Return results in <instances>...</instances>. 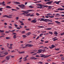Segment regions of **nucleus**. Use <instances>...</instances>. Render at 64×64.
Wrapping results in <instances>:
<instances>
[{
	"instance_id": "49",
	"label": "nucleus",
	"mask_w": 64,
	"mask_h": 64,
	"mask_svg": "<svg viewBox=\"0 0 64 64\" xmlns=\"http://www.w3.org/2000/svg\"><path fill=\"white\" fill-rule=\"evenodd\" d=\"M58 38H57L56 39H54V40L53 41H56V40H58Z\"/></svg>"
},
{
	"instance_id": "19",
	"label": "nucleus",
	"mask_w": 64,
	"mask_h": 64,
	"mask_svg": "<svg viewBox=\"0 0 64 64\" xmlns=\"http://www.w3.org/2000/svg\"><path fill=\"white\" fill-rule=\"evenodd\" d=\"M52 15L51 14H47V16H52Z\"/></svg>"
},
{
	"instance_id": "13",
	"label": "nucleus",
	"mask_w": 64,
	"mask_h": 64,
	"mask_svg": "<svg viewBox=\"0 0 64 64\" xmlns=\"http://www.w3.org/2000/svg\"><path fill=\"white\" fill-rule=\"evenodd\" d=\"M45 56V55L44 54H40V57H42L43 58Z\"/></svg>"
},
{
	"instance_id": "46",
	"label": "nucleus",
	"mask_w": 64,
	"mask_h": 64,
	"mask_svg": "<svg viewBox=\"0 0 64 64\" xmlns=\"http://www.w3.org/2000/svg\"><path fill=\"white\" fill-rule=\"evenodd\" d=\"M48 62H50V61H51V60H50V59H49L48 60Z\"/></svg>"
},
{
	"instance_id": "16",
	"label": "nucleus",
	"mask_w": 64,
	"mask_h": 64,
	"mask_svg": "<svg viewBox=\"0 0 64 64\" xmlns=\"http://www.w3.org/2000/svg\"><path fill=\"white\" fill-rule=\"evenodd\" d=\"M54 34H56V36H57V32L56 31H55L54 33Z\"/></svg>"
},
{
	"instance_id": "10",
	"label": "nucleus",
	"mask_w": 64,
	"mask_h": 64,
	"mask_svg": "<svg viewBox=\"0 0 64 64\" xmlns=\"http://www.w3.org/2000/svg\"><path fill=\"white\" fill-rule=\"evenodd\" d=\"M30 59H33V60H35V57H33V56H32L30 58Z\"/></svg>"
},
{
	"instance_id": "26",
	"label": "nucleus",
	"mask_w": 64,
	"mask_h": 64,
	"mask_svg": "<svg viewBox=\"0 0 64 64\" xmlns=\"http://www.w3.org/2000/svg\"><path fill=\"white\" fill-rule=\"evenodd\" d=\"M8 48L9 49H12V46H11L9 47Z\"/></svg>"
},
{
	"instance_id": "48",
	"label": "nucleus",
	"mask_w": 64,
	"mask_h": 64,
	"mask_svg": "<svg viewBox=\"0 0 64 64\" xmlns=\"http://www.w3.org/2000/svg\"><path fill=\"white\" fill-rule=\"evenodd\" d=\"M15 31V30H12L11 32H14V31Z\"/></svg>"
},
{
	"instance_id": "11",
	"label": "nucleus",
	"mask_w": 64,
	"mask_h": 64,
	"mask_svg": "<svg viewBox=\"0 0 64 64\" xmlns=\"http://www.w3.org/2000/svg\"><path fill=\"white\" fill-rule=\"evenodd\" d=\"M51 55H49L48 56H46L44 55V58H48V57H49V56H51Z\"/></svg>"
},
{
	"instance_id": "9",
	"label": "nucleus",
	"mask_w": 64,
	"mask_h": 64,
	"mask_svg": "<svg viewBox=\"0 0 64 64\" xmlns=\"http://www.w3.org/2000/svg\"><path fill=\"white\" fill-rule=\"evenodd\" d=\"M38 53H41L42 52V51H43V50H38Z\"/></svg>"
},
{
	"instance_id": "34",
	"label": "nucleus",
	"mask_w": 64,
	"mask_h": 64,
	"mask_svg": "<svg viewBox=\"0 0 64 64\" xmlns=\"http://www.w3.org/2000/svg\"><path fill=\"white\" fill-rule=\"evenodd\" d=\"M29 7H30V8H33V7H33L32 6H29Z\"/></svg>"
},
{
	"instance_id": "22",
	"label": "nucleus",
	"mask_w": 64,
	"mask_h": 64,
	"mask_svg": "<svg viewBox=\"0 0 64 64\" xmlns=\"http://www.w3.org/2000/svg\"><path fill=\"white\" fill-rule=\"evenodd\" d=\"M6 7L8 8H11V7L9 6H6Z\"/></svg>"
},
{
	"instance_id": "2",
	"label": "nucleus",
	"mask_w": 64,
	"mask_h": 64,
	"mask_svg": "<svg viewBox=\"0 0 64 64\" xmlns=\"http://www.w3.org/2000/svg\"><path fill=\"white\" fill-rule=\"evenodd\" d=\"M29 11V12H28ZM30 11H32V10H26V11H25V14H28L29 13V12H30Z\"/></svg>"
},
{
	"instance_id": "12",
	"label": "nucleus",
	"mask_w": 64,
	"mask_h": 64,
	"mask_svg": "<svg viewBox=\"0 0 64 64\" xmlns=\"http://www.w3.org/2000/svg\"><path fill=\"white\" fill-rule=\"evenodd\" d=\"M2 6H5V2L4 1L2 2Z\"/></svg>"
},
{
	"instance_id": "29",
	"label": "nucleus",
	"mask_w": 64,
	"mask_h": 64,
	"mask_svg": "<svg viewBox=\"0 0 64 64\" xmlns=\"http://www.w3.org/2000/svg\"><path fill=\"white\" fill-rule=\"evenodd\" d=\"M49 33L50 34H51L52 35L53 34V32H49Z\"/></svg>"
},
{
	"instance_id": "61",
	"label": "nucleus",
	"mask_w": 64,
	"mask_h": 64,
	"mask_svg": "<svg viewBox=\"0 0 64 64\" xmlns=\"http://www.w3.org/2000/svg\"><path fill=\"white\" fill-rule=\"evenodd\" d=\"M44 26H40V28H44Z\"/></svg>"
},
{
	"instance_id": "30",
	"label": "nucleus",
	"mask_w": 64,
	"mask_h": 64,
	"mask_svg": "<svg viewBox=\"0 0 64 64\" xmlns=\"http://www.w3.org/2000/svg\"><path fill=\"white\" fill-rule=\"evenodd\" d=\"M2 9H3V8H0V11H2Z\"/></svg>"
},
{
	"instance_id": "36",
	"label": "nucleus",
	"mask_w": 64,
	"mask_h": 64,
	"mask_svg": "<svg viewBox=\"0 0 64 64\" xmlns=\"http://www.w3.org/2000/svg\"><path fill=\"white\" fill-rule=\"evenodd\" d=\"M47 30H51L52 29V28H47Z\"/></svg>"
},
{
	"instance_id": "52",
	"label": "nucleus",
	"mask_w": 64,
	"mask_h": 64,
	"mask_svg": "<svg viewBox=\"0 0 64 64\" xmlns=\"http://www.w3.org/2000/svg\"><path fill=\"white\" fill-rule=\"evenodd\" d=\"M16 8L18 10H20V8H18V7H16Z\"/></svg>"
},
{
	"instance_id": "1",
	"label": "nucleus",
	"mask_w": 64,
	"mask_h": 64,
	"mask_svg": "<svg viewBox=\"0 0 64 64\" xmlns=\"http://www.w3.org/2000/svg\"><path fill=\"white\" fill-rule=\"evenodd\" d=\"M53 2V1L52 0L51 1L47 2L46 3V4H48V5H51Z\"/></svg>"
},
{
	"instance_id": "60",
	"label": "nucleus",
	"mask_w": 64,
	"mask_h": 64,
	"mask_svg": "<svg viewBox=\"0 0 64 64\" xmlns=\"http://www.w3.org/2000/svg\"><path fill=\"white\" fill-rule=\"evenodd\" d=\"M17 29H20V28H19V27H18V28H16Z\"/></svg>"
},
{
	"instance_id": "42",
	"label": "nucleus",
	"mask_w": 64,
	"mask_h": 64,
	"mask_svg": "<svg viewBox=\"0 0 64 64\" xmlns=\"http://www.w3.org/2000/svg\"><path fill=\"white\" fill-rule=\"evenodd\" d=\"M5 56H0V57H5Z\"/></svg>"
},
{
	"instance_id": "44",
	"label": "nucleus",
	"mask_w": 64,
	"mask_h": 64,
	"mask_svg": "<svg viewBox=\"0 0 64 64\" xmlns=\"http://www.w3.org/2000/svg\"><path fill=\"white\" fill-rule=\"evenodd\" d=\"M16 20H18L19 19V18L18 17H16Z\"/></svg>"
},
{
	"instance_id": "38",
	"label": "nucleus",
	"mask_w": 64,
	"mask_h": 64,
	"mask_svg": "<svg viewBox=\"0 0 64 64\" xmlns=\"http://www.w3.org/2000/svg\"><path fill=\"white\" fill-rule=\"evenodd\" d=\"M43 34H40V37H41V36H42V35H43Z\"/></svg>"
},
{
	"instance_id": "40",
	"label": "nucleus",
	"mask_w": 64,
	"mask_h": 64,
	"mask_svg": "<svg viewBox=\"0 0 64 64\" xmlns=\"http://www.w3.org/2000/svg\"><path fill=\"white\" fill-rule=\"evenodd\" d=\"M55 50H57V51H59V48H56Z\"/></svg>"
},
{
	"instance_id": "28",
	"label": "nucleus",
	"mask_w": 64,
	"mask_h": 64,
	"mask_svg": "<svg viewBox=\"0 0 64 64\" xmlns=\"http://www.w3.org/2000/svg\"><path fill=\"white\" fill-rule=\"evenodd\" d=\"M51 47H52V48H54V47H55V46H54V45H53V44H52L51 46Z\"/></svg>"
},
{
	"instance_id": "8",
	"label": "nucleus",
	"mask_w": 64,
	"mask_h": 64,
	"mask_svg": "<svg viewBox=\"0 0 64 64\" xmlns=\"http://www.w3.org/2000/svg\"><path fill=\"white\" fill-rule=\"evenodd\" d=\"M58 10H60V11H62L63 10H64V8H58L57 9Z\"/></svg>"
},
{
	"instance_id": "4",
	"label": "nucleus",
	"mask_w": 64,
	"mask_h": 64,
	"mask_svg": "<svg viewBox=\"0 0 64 64\" xmlns=\"http://www.w3.org/2000/svg\"><path fill=\"white\" fill-rule=\"evenodd\" d=\"M25 46H28V47H31V46H33V45L32 44H26Z\"/></svg>"
},
{
	"instance_id": "24",
	"label": "nucleus",
	"mask_w": 64,
	"mask_h": 64,
	"mask_svg": "<svg viewBox=\"0 0 64 64\" xmlns=\"http://www.w3.org/2000/svg\"><path fill=\"white\" fill-rule=\"evenodd\" d=\"M19 54H22V53H24V52H18Z\"/></svg>"
},
{
	"instance_id": "35",
	"label": "nucleus",
	"mask_w": 64,
	"mask_h": 64,
	"mask_svg": "<svg viewBox=\"0 0 64 64\" xmlns=\"http://www.w3.org/2000/svg\"><path fill=\"white\" fill-rule=\"evenodd\" d=\"M61 58L62 59V60H64V57H62Z\"/></svg>"
},
{
	"instance_id": "47",
	"label": "nucleus",
	"mask_w": 64,
	"mask_h": 64,
	"mask_svg": "<svg viewBox=\"0 0 64 64\" xmlns=\"http://www.w3.org/2000/svg\"><path fill=\"white\" fill-rule=\"evenodd\" d=\"M15 52V51H14V50L12 51H11V52H12V53H13V52Z\"/></svg>"
},
{
	"instance_id": "14",
	"label": "nucleus",
	"mask_w": 64,
	"mask_h": 64,
	"mask_svg": "<svg viewBox=\"0 0 64 64\" xmlns=\"http://www.w3.org/2000/svg\"><path fill=\"white\" fill-rule=\"evenodd\" d=\"M55 22L56 23L58 24H60V22H59L58 21H55Z\"/></svg>"
},
{
	"instance_id": "31",
	"label": "nucleus",
	"mask_w": 64,
	"mask_h": 64,
	"mask_svg": "<svg viewBox=\"0 0 64 64\" xmlns=\"http://www.w3.org/2000/svg\"><path fill=\"white\" fill-rule=\"evenodd\" d=\"M49 17H50V18H53V17H54V16H49Z\"/></svg>"
},
{
	"instance_id": "17",
	"label": "nucleus",
	"mask_w": 64,
	"mask_h": 64,
	"mask_svg": "<svg viewBox=\"0 0 64 64\" xmlns=\"http://www.w3.org/2000/svg\"><path fill=\"white\" fill-rule=\"evenodd\" d=\"M30 34H31V32H28L27 34H26V35H29Z\"/></svg>"
},
{
	"instance_id": "39",
	"label": "nucleus",
	"mask_w": 64,
	"mask_h": 64,
	"mask_svg": "<svg viewBox=\"0 0 64 64\" xmlns=\"http://www.w3.org/2000/svg\"><path fill=\"white\" fill-rule=\"evenodd\" d=\"M51 7H52L51 6H48V9H50L51 8Z\"/></svg>"
},
{
	"instance_id": "21",
	"label": "nucleus",
	"mask_w": 64,
	"mask_h": 64,
	"mask_svg": "<svg viewBox=\"0 0 64 64\" xmlns=\"http://www.w3.org/2000/svg\"><path fill=\"white\" fill-rule=\"evenodd\" d=\"M16 36L14 35V36H13V38H14V39H15V38H16Z\"/></svg>"
},
{
	"instance_id": "33",
	"label": "nucleus",
	"mask_w": 64,
	"mask_h": 64,
	"mask_svg": "<svg viewBox=\"0 0 64 64\" xmlns=\"http://www.w3.org/2000/svg\"><path fill=\"white\" fill-rule=\"evenodd\" d=\"M6 39H10V37H6Z\"/></svg>"
},
{
	"instance_id": "3",
	"label": "nucleus",
	"mask_w": 64,
	"mask_h": 64,
	"mask_svg": "<svg viewBox=\"0 0 64 64\" xmlns=\"http://www.w3.org/2000/svg\"><path fill=\"white\" fill-rule=\"evenodd\" d=\"M6 60H9V59H10V56H6Z\"/></svg>"
},
{
	"instance_id": "25",
	"label": "nucleus",
	"mask_w": 64,
	"mask_h": 64,
	"mask_svg": "<svg viewBox=\"0 0 64 64\" xmlns=\"http://www.w3.org/2000/svg\"><path fill=\"white\" fill-rule=\"evenodd\" d=\"M36 57L37 58H38V57H40V56L38 55H36Z\"/></svg>"
},
{
	"instance_id": "6",
	"label": "nucleus",
	"mask_w": 64,
	"mask_h": 64,
	"mask_svg": "<svg viewBox=\"0 0 64 64\" xmlns=\"http://www.w3.org/2000/svg\"><path fill=\"white\" fill-rule=\"evenodd\" d=\"M36 22H37V20H36V19L32 20L31 22H33V23H36Z\"/></svg>"
},
{
	"instance_id": "20",
	"label": "nucleus",
	"mask_w": 64,
	"mask_h": 64,
	"mask_svg": "<svg viewBox=\"0 0 64 64\" xmlns=\"http://www.w3.org/2000/svg\"><path fill=\"white\" fill-rule=\"evenodd\" d=\"M25 30L24 31H22V32L21 33V34H24V33H25Z\"/></svg>"
},
{
	"instance_id": "53",
	"label": "nucleus",
	"mask_w": 64,
	"mask_h": 64,
	"mask_svg": "<svg viewBox=\"0 0 64 64\" xmlns=\"http://www.w3.org/2000/svg\"><path fill=\"white\" fill-rule=\"evenodd\" d=\"M58 15H59V14H56V16H58Z\"/></svg>"
},
{
	"instance_id": "45",
	"label": "nucleus",
	"mask_w": 64,
	"mask_h": 64,
	"mask_svg": "<svg viewBox=\"0 0 64 64\" xmlns=\"http://www.w3.org/2000/svg\"><path fill=\"white\" fill-rule=\"evenodd\" d=\"M4 32V30H2L1 31H0V33L1 32Z\"/></svg>"
},
{
	"instance_id": "51",
	"label": "nucleus",
	"mask_w": 64,
	"mask_h": 64,
	"mask_svg": "<svg viewBox=\"0 0 64 64\" xmlns=\"http://www.w3.org/2000/svg\"><path fill=\"white\" fill-rule=\"evenodd\" d=\"M26 30H30V29H29V28H26Z\"/></svg>"
},
{
	"instance_id": "63",
	"label": "nucleus",
	"mask_w": 64,
	"mask_h": 64,
	"mask_svg": "<svg viewBox=\"0 0 64 64\" xmlns=\"http://www.w3.org/2000/svg\"><path fill=\"white\" fill-rule=\"evenodd\" d=\"M36 15H37V16H39V14L38 13H37Z\"/></svg>"
},
{
	"instance_id": "5",
	"label": "nucleus",
	"mask_w": 64,
	"mask_h": 64,
	"mask_svg": "<svg viewBox=\"0 0 64 64\" xmlns=\"http://www.w3.org/2000/svg\"><path fill=\"white\" fill-rule=\"evenodd\" d=\"M38 8H42V4H39L38 5Z\"/></svg>"
},
{
	"instance_id": "58",
	"label": "nucleus",
	"mask_w": 64,
	"mask_h": 64,
	"mask_svg": "<svg viewBox=\"0 0 64 64\" xmlns=\"http://www.w3.org/2000/svg\"><path fill=\"white\" fill-rule=\"evenodd\" d=\"M46 18H49V16H46Z\"/></svg>"
},
{
	"instance_id": "15",
	"label": "nucleus",
	"mask_w": 64,
	"mask_h": 64,
	"mask_svg": "<svg viewBox=\"0 0 64 64\" xmlns=\"http://www.w3.org/2000/svg\"><path fill=\"white\" fill-rule=\"evenodd\" d=\"M14 3H16V4H20V3L19 2H14Z\"/></svg>"
},
{
	"instance_id": "37",
	"label": "nucleus",
	"mask_w": 64,
	"mask_h": 64,
	"mask_svg": "<svg viewBox=\"0 0 64 64\" xmlns=\"http://www.w3.org/2000/svg\"><path fill=\"white\" fill-rule=\"evenodd\" d=\"M41 20L42 21H44V19L42 18H41Z\"/></svg>"
},
{
	"instance_id": "55",
	"label": "nucleus",
	"mask_w": 64,
	"mask_h": 64,
	"mask_svg": "<svg viewBox=\"0 0 64 64\" xmlns=\"http://www.w3.org/2000/svg\"><path fill=\"white\" fill-rule=\"evenodd\" d=\"M12 11H13V10H15V11H17V10H14V9H12Z\"/></svg>"
},
{
	"instance_id": "56",
	"label": "nucleus",
	"mask_w": 64,
	"mask_h": 64,
	"mask_svg": "<svg viewBox=\"0 0 64 64\" xmlns=\"http://www.w3.org/2000/svg\"><path fill=\"white\" fill-rule=\"evenodd\" d=\"M42 7H46V6L43 5V6H42Z\"/></svg>"
},
{
	"instance_id": "43",
	"label": "nucleus",
	"mask_w": 64,
	"mask_h": 64,
	"mask_svg": "<svg viewBox=\"0 0 64 64\" xmlns=\"http://www.w3.org/2000/svg\"><path fill=\"white\" fill-rule=\"evenodd\" d=\"M14 25L15 26V27H17L18 26V25H17L15 24H14Z\"/></svg>"
},
{
	"instance_id": "23",
	"label": "nucleus",
	"mask_w": 64,
	"mask_h": 64,
	"mask_svg": "<svg viewBox=\"0 0 64 64\" xmlns=\"http://www.w3.org/2000/svg\"><path fill=\"white\" fill-rule=\"evenodd\" d=\"M6 61V60H4L2 62V63H4V62H5Z\"/></svg>"
},
{
	"instance_id": "41",
	"label": "nucleus",
	"mask_w": 64,
	"mask_h": 64,
	"mask_svg": "<svg viewBox=\"0 0 64 64\" xmlns=\"http://www.w3.org/2000/svg\"><path fill=\"white\" fill-rule=\"evenodd\" d=\"M22 36L23 37H26V35H22Z\"/></svg>"
},
{
	"instance_id": "27",
	"label": "nucleus",
	"mask_w": 64,
	"mask_h": 64,
	"mask_svg": "<svg viewBox=\"0 0 64 64\" xmlns=\"http://www.w3.org/2000/svg\"><path fill=\"white\" fill-rule=\"evenodd\" d=\"M8 54V52H6L4 53V55H7Z\"/></svg>"
},
{
	"instance_id": "59",
	"label": "nucleus",
	"mask_w": 64,
	"mask_h": 64,
	"mask_svg": "<svg viewBox=\"0 0 64 64\" xmlns=\"http://www.w3.org/2000/svg\"><path fill=\"white\" fill-rule=\"evenodd\" d=\"M64 35V33L63 32L61 34V35Z\"/></svg>"
},
{
	"instance_id": "32",
	"label": "nucleus",
	"mask_w": 64,
	"mask_h": 64,
	"mask_svg": "<svg viewBox=\"0 0 64 64\" xmlns=\"http://www.w3.org/2000/svg\"><path fill=\"white\" fill-rule=\"evenodd\" d=\"M8 27L9 29H11L12 28V27L10 26H8Z\"/></svg>"
},
{
	"instance_id": "64",
	"label": "nucleus",
	"mask_w": 64,
	"mask_h": 64,
	"mask_svg": "<svg viewBox=\"0 0 64 64\" xmlns=\"http://www.w3.org/2000/svg\"><path fill=\"white\" fill-rule=\"evenodd\" d=\"M21 46L22 47H23V44H22L21 45Z\"/></svg>"
},
{
	"instance_id": "7",
	"label": "nucleus",
	"mask_w": 64,
	"mask_h": 64,
	"mask_svg": "<svg viewBox=\"0 0 64 64\" xmlns=\"http://www.w3.org/2000/svg\"><path fill=\"white\" fill-rule=\"evenodd\" d=\"M25 7V5L24 4H21V8L22 9H23Z\"/></svg>"
},
{
	"instance_id": "54",
	"label": "nucleus",
	"mask_w": 64,
	"mask_h": 64,
	"mask_svg": "<svg viewBox=\"0 0 64 64\" xmlns=\"http://www.w3.org/2000/svg\"><path fill=\"white\" fill-rule=\"evenodd\" d=\"M16 34L15 33H13L12 34V35H16Z\"/></svg>"
},
{
	"instance_id": "50",
	"label": "nucleus",
	"mask_w": 64,
	"mask_h": 64,
	"mask_svg": "<svg viewBox=\"0 0 64 64\" xmlns=\"http://www.w3.org/2000/svg\"><path fill=\"white\" fill-rule=\"evenodd\" d=\"M9 33V32H8V31H6V32H5V33Z\"/></svg>"
},
{
	"instance_id": "18",
	"label": "nucleus",
	"mask_w": 64,
	"mask_h": 64,
	"mask_svg": "<svg viewBox=\"0 0 64 64\" xmlns=\"http://www.w3.org/2000/svg\"><path fill=\"white\" fill-rule=\"evenodd\" d=\"M54 3H56V4H58V5H59V2H57V1H55L54 2Z\"/></svg>"
},
{
	"instance_id": "62",
	"label": "nucleus",
	"mask_w": 64,
	"mask_h": 64,
	"mask_svg": "<svg viewBox=\"0 0 64 64\" xmlns=\"http://www.w3.org/2000/svg\"><path fill=\"white\" fill-rule=\"evenodd\" d=\"M61 16H62V17H64V15L62 14L61 15Z\"/></svg>"
},
{
	"instance_id": "57",
	"label": "nucleus",
	"mask_w": 64,
	"mask_h": 64,
	"mask_svg": "<svg viewBox=\"0 0 64 64\" xmlns=\"http://www.w3.org/2000/svg\"><path fill=\"white\" fill-rule=\"evenodd\" d=\"M6 17L7 18H8L9 16H8L6 15Z\"/></svg>"
}]
</instances>
